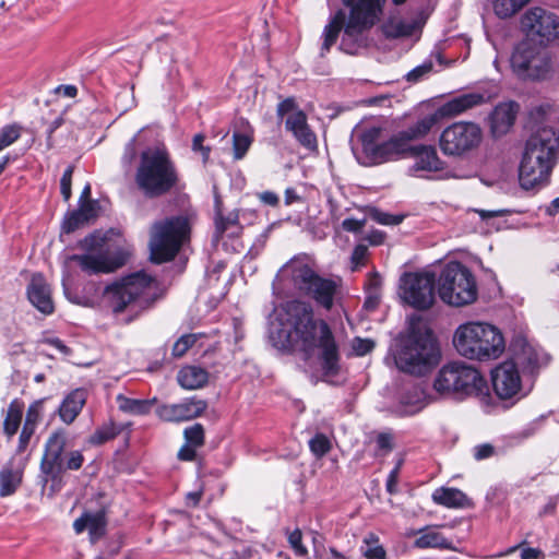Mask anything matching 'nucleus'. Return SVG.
<instances>
[{
	"instance_id": "7c9ffc66",
	"label": "nucleus",
	"mask_w": 559,
	"mask_h": 559,
	"mask_svg": "<svg viewBox=\"0 0 559 559\" xmlns=\"http://www.w3.org/2000/svg\"><path fill=\"white\" fill-rule=\"evenodd\" d=\"M177 380L183 389L197 390L207 383L209 372L198 366H186L179 370Z\"/></svg>"
},
{
	"instance_id": "39448f33",
	"label": "nucleus",
	"mask_w": 559,
	"mask_h": 559,
	"mask_svg": "<svg viewBox=\"0 0 559 559\" xmlns=\"http://www.w3.org/2000/svg\"><path fill=\"white\" fill-rule=\"evenodd\" d=\"M67 438L63 432L56 431L50 435L39 466V480L43 490L48 489L50 497L59 492L64 486V473L78 471L84 463V456L80 451L64 452Z\"/></svg>"
},
{
	"instance_id": "9b49d317",
	"label": "nucleus",
	"mask_w": 559,
	"mask_h": 559,
	"mask_svg": "<svg viewBox=\"0 0 559 559\" xmlns=\"http://www.w3.org/2000/svg\"><path fill=\"white\" fill-rule=\"evenodd\" d=\"M438 293L448 305L462 307L476 300L477 287L469 270L461 263H450L438 280Z\"/></svg>"
},
{
	"instance_id": "3c124183",
	"label": "nucleus",
	"mask_w": 559,
	"mask_h": 559,
	"mask_svg": "<svg viewBox=\"0 0 559 559\" xmlns=\"http://www.w3.org/2000/svg\"><path fill=\"white\" fill-rule=\"evenodd\" d=\"M41 402H34L26 412L24 426L36 429V426L40 419Z\"/></svg>"
},
{
	"instance_id": "6e6552de",
	"label": "nucleus",
	"mask_w": 559,
	"mask_h": 559,
	"mask_svg": "<svg viewBox=\"0 0 559 559\" xmlns=\"http://www.w3.org/2000/svg\"><path fill=\"white\" fill-rule=\"evenodd\" d=\"M283 272L289 275L292 284L299 293L312 298L325 310L333 308L338 284L317 274L306 259H292L284 265Z\"/></svg>"
},
{
	"instance_id": "b1692460",
	"label": "nucleus",
	"mask_w": 559,
	"mask_h": 559,
	"mask_svg": "<svg viewBox=\"0 0 559 559\" xmlns=\"http://www.w3.org/2000/svg\"><path fill=\"white\" fill-rule=\"evenodd\" d=\"M25 462L11 459L0 471V497L12 496L21 486Z\"/></svg>"
},
{
	"instance_id": "58836bf2",
	"label": "nucleus",
	"mask_w": 559,
	"mask_h": 559,
	"mask_svg": "<svg viewBox=\"0 0 559 559\" xmlns=\"http://www.w3.org/2000/svg\"><path fill=\"white\" fill-rule=\"evenodd\" d=\"M239 226V212L233 211L229 212L226 216L222 215L219 211L216 213L215 217V228L217 236H222L225 231L229 230L233 227Z\"/></svg>"
},
{
	"instance_id": "79ce46f5",
	"label": "nucleus",
	"mask_w": 559,
	"mask_h": 559,
	"mask_svg": "<svg viewBox=\"0 0 559 559\" xmlns=\"http://www.w3.org/2000/svg\"><path fill=\"white\" fill-rule=\"evenodd\" d=\"M183 437L187 444L201 448L204 444V428L201 424H194L183 430Z\"/></svg>"
},
{
	"instance_id": "c03bdc74",
	"label": "nucleus",
	"mask_w": 559,
	"mask_h": 559,
	"mask_svg": "<svg viewBox=\"0 0 559 559\" xmlns=\"http://www.w3.org/2000/svg\"><path fill=\"white\" fill-rule=\"evenodd\" d=\"M310 451L317 457L324 456L331 450V442L323 433H317L309 441Z\"/></svg>"
},
{
	"instance_id": "393cba45",
	"label": "nucleus",
	"mask_w": 559,
	"mask_h": 559,
	"mask_svg": "<svg viewBox=\"0 0 559 559\" xmlns=\"http://www.w3.org/2000/svg\"><path fill=\"white\" fill-rule=\"evenodd\" d=\"M518 105L513 102L497 105L490 116V128L495 136L506 134L513 126Z\"/></svg>"
},
{
	"instance_id": "5701e85b",
	"label": "nucleus",
	"mask_w": 559,
	"mask_h": 559,
	"mask_svg": "<svg viewBox=\"0 0 559 559\" xmlns=\"http://www.w3.org/2000/svg\"><path fill=\"white\" fill-rule=\"evenodd\" d=\"M407 156L414 157L415 163L411 171H438L443 168V163L439 158L436 148L431 145H409Z\"/></svg>"
},
{
	"instance_id": "412c9836",
	"label": "nucleus",
	"mask_w": 559,
	"mask_h": 559,
	"mask_svg": "<svg viewBox=\"0 0 559 559\" xmlns=\"http://www.w3.org/2000/svg\"><path fill=\"white\" fill-rule=\"evenodd\" d=\"M26 293L29 302L43 314L48 316L55 311L51 288L41 274L32 276Z\"/></svg>"
},
{
	"instance_id": "774afa93",
	"label": "nucleus",
	"mask_w": 559,
	"mask_h": 559,
	"mask_svg": "<svg viewBox=\"0 0 559 559\" xmlns=\"http://www.w3.org/2000/svg\"><path fill=\"white\" fill-rule=\"evenodd\" d=\"M365 225V221H358L355 218H346L342 222V227L344 230L349 233H358Z\"/></svg>"
},
{
	"instance_id": "13d9d810",
	"label": "nucleus",
	"mask_w": 559,
	"mask_h": 559,
	"mask_svg": "<svg viewBox=\"0 0 559 559\" xmlns=\"http://www.w3.org/2000/svg\"><path fill=\"white\" fill-rule=\"evenodd\" d=\"M522 362L526 364V366L531 369L538 367V365H539L538 354L532 347L524 348Z\"/></svg>"
},
{
	"instance_id": "ddd939ff",
	"label": "nucleus",
	"mask_w": 559,
	"mask_h": 559,
	"mask_svg": "<svg viewBox=\"0 0 559 559\" xmlns=\"http://www.w3.org/2000/svg\"><path fill=\"white\" fill-rule=\"evenodd\" d=\"M511 67L521 79L539 80L550 71V58L540 44L523 40L511 56Z\"/></svg>"
},
{
	"instance_id": "bb28decb",
	"label": "nucleus",
	"mask_w": 559,
	"mask_h": 559,
	"mask_svg": "<svg viewBox=\"0 0 559 559\" xmlns=\"http://www.w3.org/2000/svg\"><path fill=\"white\" fill-rule=\"evenodd\" d=\"M408 144L404 142L401 134L397 133L390 140L380 143L377 151L372 154L369 164H381L391 159H395L401 155H406Z\"/></svg>"
},
{
	"instance_id": "7ed1b4c3",
	"label": "nucleus",
	"mask_w": 559,
	"mask_h": 559,
	"mask_svg": "<svg viewBox=\"0 0 559 559\" xmlns=\"http://www.w3.org/2000/svg\"><path fill=\"white\" fill-rule=\"evenodd\" d=\"M156 289V281L144 271H140L107 285L103 297L115 316L128 313L123 321L130 323L154 306L158 298Z\"/></svg>"
},
{
	"instance_id": "1a4fd4ad",
	"label": "nucleus",
	"mask_w": 559,
	"mask_h": 559,
	"mask_svg": "<svg viewBox=\"0 0 559 559\" xmlns=\"http://www.w3.org/2000/svg\"><path fill=\"white\" fill-rule=\"evenodd\" d=\"M433 389L441 396L464 399L485 395L488 385L476 368L463 362H451L438 371Z\"/></svg>"
},
{
	"instance_id": "aec40b11",
	"label": "nucleus",
	"mask_w": 559,
	"mask_h": 559,
	"mask_svg": "<svg viewBox=\"0 0 559 559\" xmlns=\"http://www.w3.org/2000/svg\"><path fill=\"white\" fill-rule=\"evenodd\" d=\"M206 408V401L191 397L176 404L159 405L156 415L165 421H186L201 416Z\"/></svg>"
},
{
	"instance_id": "a211bd4d",
	"label": "nucleus",
	"mask_w": 559,
	"mask_h": 559,
	"mask_svg": "<svg viewBox=\"0 0 559 559\" xmlns=\"http://www.w3.org/2000/svg\"><path fill=\"white\" fill-rule=\"evenodd\" d=\"M491 381L496 394L502 400L512 399L522 389L520 371L513 360L497 366L491 372Z\"/></svg>"
},
{
	"instance_id": "052dcab7",
	"label": "nucleus",
	"mask_w": 559,
	"mask_h": 559,
	"mask_svg": "<svg viewBox=\"0 0 559 559\" xmlns=\"http://www.w3.org/2000/svg\"><path fill=\"white\" fill-rule=\"evenodd\" d=\"M34 432H35L34 428L23 425V428H22V431H21V435L19 438V444H17L19 452H24L26 450Z\"/></svg>"
},
{
	"instance_id": "c85d7f7f",
	"label": "nucleus",
	"mask_w": 559,
	"mask_h": 559,
	"mask_svg": "<svg viewBox=\"0 0 559 559\" xmlns=\"http://www.w3.org/2000/svg\"><path fill=\"white\" fill-rule=\"evenodd\" d=\"M432 501L447 508H469L472 500L460 489L440 487L432 492Z\"/></svg>"
},
{
	"instance_id": "9d476101",
	"label": "nucleus",
	"mask_w": 559,
	"mask_h": 559,
	"mask_svg": "<svg viewBox=\"0 0 559 559\" xmlns=\"http://www.w3.org/2000/svg\"><path fill=\"white\" fill-rule=\"evenodd\" d=\"M189 233V219L185 216H176L154 223L150 239L152 260L156 263L173 260Z\"/></svg>"
},
{
	"instance_id": "09e8293b",
	"label": "nucleus",
	"mask_w": 559,
	"mask_h": 559,
	"mask_svg": "<svg viewBox=\"0 0 559 559\" xmlns=\"http://www.w3.org/2000/svg\"><path fill=\"white\" fill-rule=\"evenodd\" d=\"M370 217L381 225H399L403 221L401 215H392L378 209L371 210Z\"/></svg>"
},
{
	"instance_id": "0eeeda50",
	"label": "nucleus",
	"mask_w": 559,
	"mask_h": 559,
	"mask_svg": "<svg viewBox=\"0 0 559 559\" xmlns=\"http://www.w3.org/2000/svg\"><path fill=\"white\" fill-rule=\"evenodd\" d=\"M453 344L463 357L480 361L497 359L506 348L502 333L484 322L461 324L454 333Z\"/></svg>"
},
{
	"instance_id": "338daca9",
	"label": "nucleus",
	"mask_w": 559,
	"mask_h": 559,
	"mask_svg": "<svg viewBox=\"0 0 559 559\" xmlns=\"http://www.w3.org/2000/svg\"><path fill=\"white\" fill-rule=\"evenodd\" d=\"M197 449L198 448L185 443L178 452V459L181 461H193L197 456Z\"/></svg>"
},
{
	"instance_id": "69168bd1",
	"label": "nucleus",
	"mask_w": 559,
	"mask_h": 559,
	"mask_svg": "<svg viewBox=\"0 0 559 559\" xmlns=\"http://www.w3.org/2000/svg\"><path fill=\"white\" fill-rule=\"evenodd\" d=\"M376 441L379 450L391 451L393 448V438L389 432H380Z\"/></svg>"
},
{
	"instance_id": "0e129e2a",
	"label": "nucleus",
	"mask_w": 559,
	"mask_h": 559,
	"mask_svg": "<svg viewBox=\"0 0 559 559\" xmlns=\"http://www.w3.org/2000/svg\"><path fill=\"white\" fill-rule=\"evenodd\" d=\"M399 473H400V464L396 465L388 476L386 490L391 495H393L397 491Z\"/></svg>"
},
{
	"instance_id": "2f4dec72",
	"label": "nucleus",
	"mask_w": 559,
	"mask_h": 559,
	"mask_svg": "<svg viewBox=\"0 0 559 559\" xmlns=\"http://www.w3.org/2000/svg\"><path fill=\"white\" fill-rule=\"evenodd\" d=\"M438 121V112L435 115H428L418 121H416L414 124L409 126L408 128L400 131L402 139L406 144H408L411 141L420 140L425 138L432 127Z\"/></svg>"
},
{
	"instance_id": "680f3d73",
	"label": "nucleus",
	"mask_w": 559,
	"mask_h": 559,
	"mask_svg": "<svg viewBox=\"0 0 559 559\" xmlns=\"http://www.w3.org/2000/svg\"><path fill=\"white\" fill-rule=\"evenodd\" d=\"M368 254V247L365 245H357L352 253L353 263L358 266L365 263V260Z\"/></svg>"
},
{
	"instance_id": "72a5a7b5",
	"label": "nucleus",
	"mask_w": 559,
	"mask_h": 559,
	"mask_svg": "<svg viewBox=\"0 0 559 559\" xmlns=\"http://www.w3.org/2000/svg\"><path fill=\"white\" fill-rule=\"evenodd\" d=\"M119 408L122 412L130 413L133 415H145L148 414L155 403L153 400H138L124 396H118Z\"/></svg>"
},
{
	"instance_id": "423d86ee",
	"label": "nucleus",
	"mask_w": 559,
	"mask_h": 559,
	"mask_svg": "<svg viewBox=\"0 0 559 559\" xmlns=\"http://www.w3.org/2000/svg\"><path fill=\"white\" fill-rule=\"evenodd\" d=\"M177 182V169L165 148L148 147L141 153L135 183L145 197H162L176 187Z\"/></svg>"
},
{
	"instance_id": "c756f323",
	"label": "nucleus",
	"mask_w": 559,
	"mask_h": 559,
	"mask_svg": "<svg viewBox=\"0 0 559 559\" xmlns=\"http://www.w3.org/2000/svg\"><path fill=\"white\" fill-rule=\"evenodd\" d=\"M86 402V391L76 389L66 396L59 407V415L63 423L71 424L75 420Z\"/></svg>"
},
{
	"instance_id": "8fccbe9b",
	"label": "nucleus",
	"mask_w": 559,
	"mask_h": 559,
	"mask_svg": "<svg viewBox=\"0 0 559 559\" xmlns=\"http://www.w3.org/2000/svg\"><path fill=\"white\" fill-rule=\"evenodd\" d=\"M288 543L297 556H306L308 554L307 548L302 545V533L299 528L288 534Z\"/></svg>"
},
{
	"instance_id": "de8ad7c7",
	"label": "nucleus",
	"mask_w": 559,
	"mask_h": 559,
	"mask_svg": "<svg viewBox=\"0 0 559 559\" xmlns=\"http://www.w3.org/2000/svg\"><path fill=\"white\" fill-rule=\"evenodd\" d=\"M84 224H86V221L83 219L82 215L75 210L64 217L61 229L63 233L70 234L79 229Z\"/></svg>"
},
{
	"instance_id": "bf43d9fd",
	"label": "nucleus",
	"mask_w": 559,
	"mask_h": 559,
	"mask_svg": "<svg viewBox=\"0 0 559 559\" xmlns=\"http://www.w3.org/2000/svg\"><path fill=\"white\" fill-rule=\"evenodd\" d=\"M136 156V136H133L124 146L122 162L130 165Z\"/></svg>"
},
{
	"instance_id": "a18cd8bd",
	"label": "nucleus",
	"mask_w": 559,
	"mask_h": 559,
	"mask_svg": "<svg viewBox=\"0 0 559 559\" xmlns=\"http://www.w3.org/2000/svg\"><path fill=\"white\" fill-rule=\"evenodd\" d=\"M198 337L195 334H185L180 336L174 344L171 354L174 357H182L190 347L194 345Z\"/></svg>"
},
{
	"instance_id": "f257e3e1",
	"label": "nucleus",
	"mask_w": 559,
	"mask_h": 559,
	"mask_svg": "<svg viewBox=\"0 0 559 559\" xmlns=\"http://www.w3.org/2000/svg\"><path fill=\"white\" fill-rule=\"evenodd\" d=\"M270 340L274 347L286 353L300 354L304 360L318 355L324 376L340 372V352L330 325L314 317L310 304L289 300L282 304L271 323Z\"/></svg>"
},
{
	"instance_id": "2eb2a0df",
	"label": "nucleus",
	"mask_w": 559,
	"mask_h": 559,
	"mask_svg": "<svg viewBox=\"0 0 559 559\" xmlns=\"http://www.w3.org/2000/svg\"><path fill=\"white\" fill-rule=\"evenodd\" d=\"M436 277L430 272L405 273L401 277V297L417 310H427L435 302Z\"/></svg>"
},
{
	"instance_id": "864d4df0",
	"label": "nucleus",
	"mask_w": 559,
	"mask_h": 559,
	"mask_svg": "<svg viewBox=\"0 0 559 559\" xmlns=\"http://www.w3.org/2000/svg\"><path fill=\"white\" fill-rule=\"evenodd\" d=\"M302 111L298 108L295 99L293 97H288L282 100L277 105L276 114L280 119H283L286 115H292L293 112Z\"/></svg>"
},
{
	"instance_id": "6ab92c4d",
	"label": "nucleus",
	"mask_w": 559,
	"mask_h": 559,
	"mask_svg": "<svg viewBox=\"0 0 559 559\" xmlns=\"http://www.w3.org/2000/svg\"><path fill=\"white\" fill-rule=\"evenodd\" d=\"M524 153L554 162L559 159V132L551 127L537 129L526 141Z\"/></svg>"
},
{
	"instance_id": "c9c22d12",
	"label": "nucleus",
	"mask_w": 559,
	"mask_h": 559,
	"mask_svg": "<svg viewBox=\"0 0 559 559\" xmlns=\"http://www.w3.org/2000/svg\"><path fill=\"white\" fill-rule=\"evenodd\" d=\"M123 430V426L116 425L112 421L106 423L97 428L94 433L90 437V443L94 445H100L109 440L116 438Z\"/></svg>"
},
{
	"instance_id": "e2e57ef3",
	"label": "nucleus",
	"mask_w": 559,
	"mask_h": 559,
	"mask_svg": "<svg viewBox=\"0 0 559 559\" xmlns=\"http://www.w3.org/2000/svg\"><path fill=\"white\" fill-rule=\"evenodd\" d=\"M493 452H495V449L491 444H489V443L479 444L474 448V457L477 461L485 460V459L490 457L493 454Z\"/></svg>"
},
{
	"instance_id": "f3484780",
	"label": "nucleus",
	"mask_w": 559,
	"mask_h": 559,
	"mask_svg": "<svg viewBox=\"0 0 559 559\" xmlns=\"http://www.w3.org/2000/svg\"><path fill=\"white\" fill-rule=\"evenodd\" d=\"M557 162L524 153L519 167V180L525 190L546 186Z\"/></svg>"
},
{
	"instance_id": "dca6fc26",
	"label": "nucleus",
	"mask_w": 559,
	"mask_h": 559,
	"mask_svg": "<svg viewBox=\"0 0 559 559\" xmlns=\"http://www.w3.org/2000/svg\"><path fill=\"white\" fill-rule=\"evenodd\" d=\"M522 28L530 40L538 38L539 44L550 43L559 37V16L543 8L530 9L521 20Z\"/></svg>"
},
{
	"instance_id": "f03ea898",
	"label": "nucleus",
	"mask_w": 559,
	"mask_h": 559,
	"mask_svg": "<svg viewBox=\"0 0 559 559\" xmlns=\"http://www.w3.org/2000/svg\"><path fill=\"white\" fill-rule=\"evenodd\" d=\"M343 4L349 9L347 22L346 15L338 10L323 31V44L321 56L330 51L335 44L340 32L344 28V35L341 40L340 49L354 55L357 50V37L366 29L372 27L382 13L385 0H342Z\"/></svg>"
},
{
	"instance_id": "a878e982",
	"label": "nucleus",
	"mask_w": 559,
	"mask_h": 559,
	"mask_svg": "<svg viewBox=\"0 0 559 559\" xmlns=\"http://www.w3.org/2000/svg\"><path fill=\"white\" fill-rule=\"evenodd\" d=\"M485 96L480 93H467L448 100L438 109L440 117L459 116L466 110L484 104Z\"/></svg>"
},
{
	"instance_id": "4468645a",
	"label": "nucleus",
	"mask_w": 559,
	"mask_h": 559,
	"mask_svg": "<svg viewBox=\"0 0 559 559\" xmlns=\"http://www.w3.org/2000/svg\"><path fill=\"white\" fill-rule=\"evenodd\" d=\"M481 140L483 131L477 123L459 121L441 132L439 146L444 155L461 157L477 148Z\"/></svg>"
},
{
	"instance_id": "473e14b6",
	"label": "nucleus",
	"mask_w": 559,
	"mask_h": 559,
	"mask_svg": "<svg viewBox=\"0 0 559 559\" xmlns=\"http://www.w3.org/2000/svg\"><path fill=\"white\" fill-rule=\"evenodd\" d=\"M23 411L24 403L22 401L15 399L10 403L3 420V431L9 438H12L17 432Z\"/></svg>"
},
{
	"instance_id": "37998d69",
	"label": "nucleus",
	"mask_w": 559,
	"mask_h": 559,
	"mask_svg": "<svg viewBox=\"0 0 559 559\" xmlns=\"http://www.w3.org/2000/svg\"><path fill=\"white\" fill-rule=\"evenodd\" d=\"M106 520L105 515L102 512L90 513L88 514V533L91 538L98 539L105 533Z\"/></svg>"
},
{
	"instance_id": "f704fd0d",
	"label": "nucleus",
	"mask_w": 559,
	"mask_h": 559,
	"mask_svg": "<svg viewBox=\"0 0 559 559\" xmlns=\"http://www.w3.org/2000/svg\"><path fill=\"white\" fill-rule=\"evenodd\" d=\"M381 134V129L377 127H372L366 129L359 135V141L361 143L362 153L365 154L366 160L362 163L368 165L369 159L371 158L374 151H377L380 143H378Z\"/></svg>"
},
{
	"instance_id": "4be33fe9",
	"label": "nucleus",
	"mask_w": 559,
	"mask_h": 559,
	"mask_svg": "<svg viewBox=\"0 0 559 559\" xmlns=\"http://www.w3.org/2000/svg\"><path fill=\"white\" fill-rule=\"evenodd\" d=\"M285 128L292 132L296 141L308 151H316L318 141L316 133L311 130L304 111L289 115L285 120Z\"/></svg>"
},
{
	"instance_id": "e433bc0d",
	"label": "nucleus",
	"mask_w": 559,
	"mask_h": 559,
	"mask_svg": "<svg viewBox=\"0 0 559 559\" xmlns=\"http://www.w3.org/2000/svg\"><path fill=\"white\" fill-rule=\"evenodd\" d=\"M361 552L367 559H386V551L374 533L365 536Z\"/></svg>"
},
{
	"instance_id": "603ef678",
	"label": "nucleus",
	"mask_w": 559,
	"mask_h": 559,
	"mask_svg": "<svg viewBox=\"0 0 559 559\" xmlns=\"http://www.w3.org/2000/svg\"><path fill=\"white\" fill-rule=\"evenodd\" d=\"M74 166L70 165L63 173L60 180V191L64 201H69L71 198V185Z\"/></svg>"
},
{
	"instance_id": "49530a36",
	"label": "nucleus",
	"mask_w": 559,
	"mask_h": 559,
	"mask_svg": "<svg viewBox=\"0 0 559 559\" xmlns=\"http://www.w3.org/2000/svg\"><path fill=\"white\" fill-rule=\"evenodd\" d=\"M433 71V62L431 59L424 61L406 74V80L412 83H417L424 78L428 76Z\"/></svg>"
},
{
	"instance_id": "20e7f679",
	"label": "nucleus",
	"mask_w": 559,
	"mask_h": 559,
	"mask_svg": "<svg viewBox=\"0 0 559 559\" xmlns=\"http://www.w3.org/2000/svg\"><path fill=\"white\" fill-rule=\"evenodd\" d=\"M439 357V349L431 330L420 317H413L407 335L394 357L396 367L403 372L423 376L438 364Z\"/></svg>"
},
{
	"instance_id": "6e6d98bb",
	"label": "nucleus",
	"mask_w": 559,
	"mask_h": 559,
	"mask_svg": "<svg viewBox=\"0 0 559 559\" xmlns=\"http://www.w3.org/2000/svg\"><path fill=\"white\" fill-rule=\"evenodd\" d=\"M204 135L198 133L193 136L192 140V150L194 152H200L202 155L203 163H206L210 157L211 148L209 146L203 145Z\"/></svg>"
},
{
	"instance_id": "ea45409f",
	"label": "nucleus",
	"mask_w": 559,
	"mask_h": 559,
	"mask_svg": "<svg viewBox=\"0 0 559 559\" xmlns=\"http://www.w3.org/2000/svg\"><path fill=\"white\" fill-rule=\"evenodd\" d=\"M252 143V138L248 134L234 132L233 134V153L234 158L239 160L245 157Z\"/></svg>"
},
{
	"instance_id": "5fc2aeb1",
	"label": "nucleus",
	"mask_w": 559,
	"mask_h": 559,
	"mask_svg": "<svg viewBox=\"0 0 559 559\" xmlns=\"http://www.w3.org/2000/svg\"><path fill=\"white\" fill-rule=\"evenodd\" d=\"M76 211L88 223L97 216V203L95 201H84Z\"/></svg>"
},
{
	"instance_id": "cd10ccee",
	"label": "nucleus",
	"mask_w": 559,
	"mask_h": 559,
	"mask_svg": "<svg viewBox=\"0 0 559 559\" xmlns=\"http://www.w3.org/2000/svg\"><path fill=\"white\" fill-rule=\"evenodd\" d=\"M416 539L414 547L418 549L439 548L452 549V542L449 540L436 526H426L414 532Z\"/></svg>"
},
{
	"instance_id": "f8f14e48",
	"label": "nucleus",
	"mask_w": 559,
	"mask_h": 559,
	"mask_svg": "<svg viewBox=\"0 0 559 559\" xmlns=\"http://www.w3.org/2000/svg\"><path fill=\"white\" fill-rule=\"evenodd\" d=\"M105 239L100 234L94 233L81 240L82 249L90 251L86 254H73L70 260L75 261L81 270L90 275L99 273H110L122 266L126 258L122 253L111 255L108 250H104Z\"/></svg>"
},
{
	"instance_id": "a19ab883",
	"label": "nucleus",
	"mask_w": 559,
	"mask_h": 559,
	"mask_svg": "<svg viewBox=\"0 0 559 559\" xmlns=\"http://www.w3.org/2000/svg\"><path fill=\"white\" fill-rule=\"evenodd\" d=\"M22 127L17 123L7 124L0 130V152L13 144L21 136Z\"/></svg>"
},
{
	"instance_id": "4d7b16f0",
	"label": "nucleus",
	"mask_w": 559,
	"mask_h": 559,
	"mask_svg": "<svg viewBox=\"0 0 559 559\" xmlns=\"http://www.w3.org/2000/svg\"><path fill=\"white\" fill-rule=\"evenodd\" d=\"M374 343L370 340L356 337L353 341V349L358 356H364L372 350Z\"/></svg>"
},
{
	"instance_id": "4c0bfd02",
	"label": "nucleus",
	"mask_w": 559,
	"mask_h": 559,
	"mask_svg": "<svg viewBox=\"0 0 559 559\" xmlns=\"http://www.w3.org/2000/svg\"><path fill=\"white\" fill-rule=\"evenodd\" d=\"M531 0H493V12L500 19H507L514 15Z\"/></svg>"
}]
</instances>
